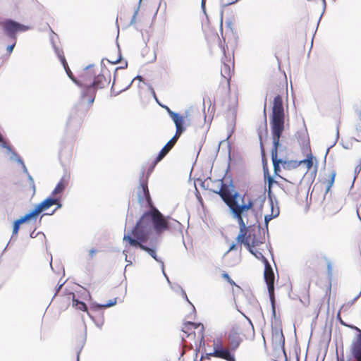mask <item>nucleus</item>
<instances>
[{
  "instance_id": "nucleus-5",
  "label": "nucleus",
  "mask_w": 361,
  "mask_h": 361,
  "mask_svg": "<svg viewBox=\"0 0 361 361\" xmlns=\"http://www.w3.org/2000/svg\"><path fill=\"white\" fill-rule=\"evenodd\" d=\"M234 71V61L232 58H227L222 61L221 66V80L217 89V94L222 97H229L231 87L230 80Z\"/></svg>"
},
{
  "instance_id": "nucleus-9",
  "label": "nucleus",
  "mask_w": 361,
  "mask_h": 361,
  "mask_svg": "<svg viewBox=\"0 0 361 361\" xmlns=\"http://www.w3.org/2000/svg\"><path fill=\"white\" fill-rule=\"evenodd\" d=\"M60 197H61L51 196L45 199L41 203L36 205L35 209L30 213L34 218L39 215L42 212L48 209L49 207L54 204H56L57 207L53 211L54 212L56 209L61 207V204L60 203Z\"/></svg>"
},
{
  "instance_id": "nucleus-38",
  "label": "nucleus",
  "mask_w": 361,
  "mask_h": 361,
  "mask_svg": "<svg viewBox=\"0 0 361 361\" xmlns=\"http://www.w3.org/2000/svg\"><path fill=\"white\" fill-rule=\"evenodd\" d=\"M271 302H272V305H274V302H273L271 301ZM273 309H275V307H274V306H273Z\"/></svg>"
},
{
  "instance_id": "nucleus-13",
  "label": "nucleus",
  "mask_w": 361,
  "mask_h": 361,
  "mask_svg": "<svg viewBox=\"0 0 361 361\" xmlns=\"http://www.w3.org/2000/svg\"><path fill=\"white\" fill-rule=\"evenodd\" d=\"M137 195L138 200L140 203H142L145 200L147 202V204L150 207V210L149 212H152L154 209H157L153 206L147 182L143 181L141 183L138 188Z\"/></svg>"
},
{
  "instance_id": "nucleus-10",
  "label": "nucleus",
  "mask_w": 361,
  "mask_h": 361,
  "mask_svg": "<svg viewBox=\"0 0 361 361\" xmlns=\"http://www.w3.org/2000/svg\"><path fill=\"white\" fill-rule=\"evenodd\" d=\"M264 278L267 285L270 300H274V274L272 267L267 259H264Z\"/></svg>"
},
{
  "instance_id": "nucleus-22",
  "label": "nucleus",
  "mask_w": 361,
  "mask_h": 361,
  "mask_svg": "<svg viewBox=\"0 0 361 361\" xmlns=\"http://www.w3.org/2000/svg\"><path fill=\"white\" fill-rule=\"evenodd\" d=\"M70 296L72 298L73 300V306L75 307V309L86 312L87 310V305L85 302L79 301L78 300L75 298V294L73 293H71Z\"/></svg>"
},
{
  "instance_id": "nucleus-33",
  "label": "nucleus",
  "mask_w": 361,
  "mask_h": 361,
  "mask_svg": "<svg viewBox=\"0 0 361 361\" xmlns=\"http://www.w3.org/2000/svg\"><path fill=\"white\" fill-rule=\"evenodd\" d=\"M97 252V250L95 249H92L89 251V256L90 258H93L95 254Z\"/></svg>"
},
{
  "instance_id": "nucleus-36",
  "label": "nucleus",
  "mask_w": 361,
  "mask_h": 361,
  "mask_svg": "<svg viewBox=\"0 0 361 361\" xmlns=\"http://www.w3.org/2000/svg\"><path fill=\"white\" fill-rule=\"evenodd\" d=\"M63 284H61L58 286L57 289H56V292L55 293V295H56V293L59 292V290L61 289V288L62 287Z\"/></svg>"
},
{
  "instance_id": "nucleus-8",
  "label": "nucleus",
  "mask_w": 361,
  "mask_h": 361,
  "mask_svg": "<svg viewBox=\"0 0 361 361\" xmlns=\"http://www.w3.org/2000/svg\"><path fill=\"white\" fill-rule=\"evenodd\" d=\"M182 331L183 333L181 336L183 339L191 337L195 345L197 342L201 344L204 341V327L202 324L188 322L183 324Z\"/></svg>"
},
{
  "instance_id": "nucleus-34",
  "label": "nucleus",
  "mask_w": 361,
  "mask_h": 361,
  "mask_svg": "<svg viewBox=\"0 0 361 361\" xmlns=\"http://www.w3.org/2000/svg\"><path fill=\"white\" fill-rule=\"evenodd\" d=\"M326 262H327L328 271H329V273H331V262L330 261H329L327 259H326Z\"/></svg>"
},
{
  "instance_id": "nucleus-28",
  "label": "nucleus",
  "mask_w": 361,
  "mask_h": 361,
  "mask_svg": "<svg viewBox=\"0 0 361 361\" xmlns=\"http://www.w3.org/2000/svg\"><path fill=\"white\" fill-rule=\"evenodd\" d=\"M221 276H222V277H223L225 280H226V281H228V282L231 286H237L238 288H239V286H237V285L235 284V283L234 282V281H233V280H232V279H231V277L228 276V274L227 273L224 272V273H222Z\"/></svg>"
},
{
  "instance_id": "nucleus-11",
  "label": "nucleus",
  "mask_w": 361,
  "mask_h": 361,
  "mask_svg": "<svg viewBox=\"0 0 361 361\" xmlns=\"http://www.w3.org/2000/svg\"><path fill=\"white\" fill-rule=\"evenodd\" d=\"M264 278L267 285L270 300H274V274L272 267L267 259H264Z\"/></svg>"
},
{
  "instance_id": "nucleus-37",
  "label": "nucleus",
  "mask_w": 361,
  "mask_h": 361,
  "mask_svg": "<svg viewBox=\"0 0 361 361\" xmlns=\"http://www.w3.org/2000/svg\"><path fill=\"white\" fill-rule=\"evenodd\" d=\"M77 361H79V355L77 356Z\"/></svg>"
},
{
  "instance_id": "nucleus-29",
  "label": "nucleus",
  "mask_w": 361,
  "mask_h": 361,
  "mask_svg": "<svg viewBox=\"0 0 361 361\" xmlns=\"http://www.w3.org/2000/svg\"><path fill=\"white\" fill-rule=\"evenodd\" d=\"M0 144H1V146L3 147V148H5V149H10V147L9 145H8V143L4 140V139L3 138V137L1 136V135L0 134Z\"/></svg>"
},
{
  "instance_id": "nucleus-14",
  "label": "nucleus",
  "mask_w": 361,
  "mask_h": 361,
  "mask_svg": "<svg viewBox=\"0 0 361 361\" xmlns=\"http://www.w3.org/2000/svg\"><path fill=\"white\" fill-rule=\"evenodd\" d=\"M94 73L90 70H87L76 80L75 84L80 87H91L93 83Z\"/></svg>"
},
{
  "instance_id": "nucleus-17",
  "label": "nucleus",
  "mask_w": 361,
  "mask_h": 361,
  "mask_svg": "<svg viewBox=\"0 0 361 361\" xmlns=\"http://www.w3.org/2000/svg\"><path fill=\"white\" fill-rule=\"evenodd\" d=\"M110 82V78H107L104 74L94 75L92 86L97 90L107 86Z\"/></svg>"
},
{
  "instance_id": "nucleus-7",
  "label": "nucleus",
  "mask_w": 361,
  "mask_h": 361,
  "mask_svg": "<svg viewBox=\"0 0 361 361\" xmlns=\"http://www.w3.org/2000/svg\"><path fill=\"white\" fill-rule=\"evenodd\" d=\"M245 323L234 324L228 334V345L231 350H235L242 342L243 337L245 336V331L249 330Z\"/></svg>"
},
{
  "instance_id": "nucleus-32",
  "label": "nucleus",
  "mask_w": 361,
  "mask_h": 361,
  "mask_svg": "<svg viewBox=\"0 0 361 361\" xmlns=\"http://www.w3.org/2000/svg\"><path fill=\"white\" fill-rule=\"evenodd\" d=\"M29 179L30 180V185H31V187H32V194H34L35 192V184H34V181H33L32 178L30 176H29Z\"/></svg>"
},
{
  "instance_id": "nucleus-21",
  "label": "nucleus",
  "mask_w": 361,
  "mask_h": 361,
  "mask_svg": "<svg viewBox=\"0 0 361 361\" xmlns=\"http://www.w3.org/2000/svg\"><path fill=\"white\" fill-rule=\"evenodd\" d=\"M336 176V173L335 171L333 170L329 173L328 178L324 180L323 183L325 185L326 193L329 192L331 188L333 186L335 181Z\"/></svg>"
},
{
  "instance_id": "nucleus-18",
  "label": "nucleus",
  "mask_w": 361,
  "mask_h": 361,
  "mask_svg": "<svg viewBox=\"0 0 361 361\" xmlns=\"http://www.w3.org/2000/svg\"><path fill=\"white\" fill-rule=\"evenodd\" d=\"M68 185V178L66 176L61 178L56 185V188L51 192V196L59 197L58 195L61 194Z\"/></svg>"
},
{
  "instance_id": "nucleus-26",
  "label": "nucleus",
  "mask_w": 361,
  "mask_h": 361,
  "mask_svg": "<svg viewBox=\"0 0 361 361\" xmlns=\"http://www.w3.org/2000/svg\"><path fill=\"white\" fill-rule=\"evenodd\" d=\"M312 159H313V157H312V154H309L307 155V158L306 159H305L304 160L298 161V163H300V165L301 164H304L305 166L306 169L307 170H310L312 167V165H313Z\"/></svg>"
},
{
  "instance_id": "nucleus-20",
  "label": "nucleus",
  "mask_w": 361,
  "mask_h": 361,
  "mask_svg": "<svg viewBox=\"0 0 361 361\" xmlns=\"http://www.w3.org/2000/svg\"><path fill=\"white\" fill-rule=\"evenodd\" d=\"M32 218H33V216L31 215L30 213H29L25 215L24 216H22L20 219H17L13 224V235H17L20 228V225L25 223L27 220L31 219Z\"/></svg>"
},
{
  "instance_id": "nucleus-15",
  "label": "nucleus",
  "mask_w": 361,
  "mask_h": 361,
  "mask_svg": "<svg viewBox=\"0 0 361 361\" xmlns=\"http://www.w3.org/2000/svg\"><path fill=\"white\" fill-rule=\"evenodd\" d=\"M350 355L355 361H361V331L357 339L353 343L350 348ZM340 361V360H338ZM341 361H344L341 360Z\"/></svg>"
},
{
  "instance_id": "nucleus-30",
  "label": "nucleus",
  "mask_w": 361,
  "mask_h": 361,
  "mask_svg": "<svg viewBox=\"0 0 361 361\" xmlns=\"http://www.w3.org/2000/svg\"><path fill=\"white\" fill-rule=\"evenodd\" d=\"M116 299L114 298L113 300H110V302H108V303H105V304L101 305L100 307H111V306L116 305Z\"/></svg>"
},
{
  "instance_id": "nucleus-4",
  "label": "nucleus",
  "mask_w": 361,
  "mask_h": 361,
  "mask_svg": "<svg viewBox=\"0 0 361 361\" xmlns=\"http://www.w3.org/2000/svg\"><path fill=\"white\" fill-rule=\"evenodd\" d=\"M166 109L170 117L175 123L176 130L175 135L159 152L157 157L155 159L154 164L160 161L171 151V149L174 147V145L177 142L180 136L185 130L183 125L185 123V118H187V115L185 116H181L177 113L172 111L169 107H166Z\"/></svg>"
},
{
  "instance_id": "nucleus-24",
  "label": "nucleus",
  "mask_w": 361,
  "mask_h": 361,
  "mask_svg": "<svg viewBox=\"0 0 361 361\" xmlns=\"http://www.w3.org/2000/svg\"><path fill=\"white\" fill-rule=\"evenodd\" d=\"M215 354L218 356V358L224 359L226 361H235L234 355H231L230 352L220 351L216 352Z\"/></svg>"
},
{
  "instance_id": "nucleus-31",
  "label": "nucleus",
  "mask_w": 361,
  "mask_h": 361,
  "mask_svg": "<svg viewBox=\"0 0 361 361\" xmlns=\"http://www.w3.org/2000/svg\"><path fill=\"white\" fill-rule=\"evenodd\" d=\"M59 58L60 59V61L61 62V63L63 64V66L66 65V63H68L66 60V58L63 55V54H59Z\"/></svg>"
},
{
  "instance_id": "nucleus-1",
  "label": "nucleus",
  "mask_w": 361,
  "mask_h": 361,
  "mask_svg": "<svg viewBox=\"0 0 361 361\" xmlns=\"http://www.w3.org/2000/svg\"><path fill=\"white\" fill-rule=\"evenodd\" d=\"M214 192L218 194L228 207L232 217L239 225L237 242L243 244L256 258L264 263V259H267L255 248L262 243V241L257 238L256 231L250 228L258 221L259 217L262 216L265 197L263 195L250 193L240 195L233 185H226L222 181L219 190Z\"/></svg>"
},
{
  "instance_id": "nucleus-27",
  "label": "nucleus",
  "mask_w": 361,
  "mask_h": 361,
  "mask_svg": "<svg viewBox=\"0 0 361 361\" xmlns=\"http://www.w3.org/2000/svg\"><path fill=\"white\" fill-rule=\"evenodd\" d=\"M63 68L68 75V76L75 83L76 82V78L74 77L73 73L71 72L68 63H66L65 66H63Z\"/></svg>"
},
{
  "instance_id": "nucleus-16",
  "label": "nucleus",
  "mask_w": 361,
  "mask_h": 361,
  "mask_svg": "<svg viewBox=\"0 0 361 361\" xmlns=\"http://www.w3.org/2000/svg\"><path fill=\"white\" fill-rule=\"evenodd\" d=\"M82 88L81 99L87 100L89 104H92L94 101L97 90L93 86Z\"/></svg>"
},
{
  "instance_id": "nucleus-23",
  "label": "nucleus",
  "mask_w": 361,
  "mask_h": 361,
  "mask_svg": "<svg viewBox=\"0 0 361 361\" xmlns=\"http://www.w3.org/2000/svg\"><path fill=\"white\" fill-rule=\"evenodd\" d=\"M300 166V163L297 161L290 160L286 161L282 159V167L285 170H292L298 168Z\"/></svg>"
},
{
  "instance_id": "nucleus-2",
  "label": "nucleus",
  "mask_w": 361,
  "mask_h": 361,
  "mask_svg": "<svg viewBox=\"0 0 361 361\" xmlns=\"http://www.w3.org/2000/svg\"><path fill=\"white\" fill-rule=\"evenodd\" d=\"M170 219V216H164L157 209H154L152 212H145L136 223L130 234L123 236V240L127 241L131 246L140 247L156 261H159L156 251L144 245L143 243L148 240L152 228L157 235L169 230V219Z\"/></svg>"
},
{
  "instance_id": "nucleus-6",
  "label": "nucleus",
  "mask_w": 361,
  "mask_h": 361,
  "mask_svg": "<svg viewBox=\"0 0 361 361\" xmlns=\"http://www.w3.org/2000/svg\"><path fill=\"white\" fill-rule=\"evenodd\" d=\"M4 33L13 41V44L7 47V51L11 54L16 44V34L24 32L31 29L29 25L19 23L15 20L7 19L0 23Z\"/></svg>"
},
{
  "instance_id": "nucleus-25",
  "label": "nucleus",
  "mask_w": 361,
  "mask_h": 361,
  "mask_svg": "<svg viewBox=\"0 0 361 361\" xmlns=\"http://www.w3.org/2000/svg\"><path fill=\"white\" fill-rule=\"evenodd\" d=\"M264 178H267L268 182V189L267 192L269 195L270 196L271 193V187L273 184H276L278 185V183H280V182H278L276 180H274L272 177H271L268 173V171L264 172Z\"/></svg>"
},
{
  "instance_id": "nucleus-35",
  "label": "nucleus",
  "mask_w": 361,
  "mask_h": 361,
  "mask_svg": "<svg viewBox=\"0 0 361 361\" xmlns=\"http://www.w3.org/2000/svg\"><path fill=\"white\" fill-rule=\"evenodd\" d=\"M237 249H238V247H237L236 244L233 243V244L230 246V247H229V251H231V250H237Z\"/></svg>"
},
{
  "instance_id": "nucleus-12",
  "label": "nucleus",
  "mask_w": 361,
  "mask_h": 361,
  "mask_svg": "<svg viewBox=\"0 0 361 361\" xmlns=\"http://www.w3.org/2000/svg\"><path fill=\"white\" fill-rule=\"evenodd\" d=\"M282 179V182L278 183V185L288 195H296L298 193V186L300 183L299 176L293 178L289 180L286 178L279 176Z\"/></svg>"
},
{
  "instance_id": "nucleus-3",
  "label": "nucleus",
  "mask_w": 361,
  "mask_h": 361,
  "mask_svg": "<svg viewBox=\"0 0 361 361\" xmlns=\"http://www.w3.org/2000/svg\"><path fill=\"white\" fill-rule=\"evenodd\" d=\"M273 147L271 149V159L274 171L276 175L280 176V164L282 166V159H278V148L280 147V138L285 128V113L283 99L280 95H276L273 101L272 114L270 119Z\"/></svg>"
},
{
  "instance_id": "nucleus-19",
  "label": "nucleus",
  "mask_w": 361,
  "mask_h": 361,
  "mask_svg": "<svg viewBox=\"0 0 361 361\" xmlns=\"http://www.w3.org/2000/svg\"><path fill=\"white\" fill-rule=\"evenodd\" d=\"M214 351L212 353H207V358H209L210 357H217L218 358V356L216 355L215 353L216 352H220V351H227V352H230L229 351V349L228 348H223V344H222V341L221 338H216L215 340H214Z\"/></svg>"
}]
</instances>
